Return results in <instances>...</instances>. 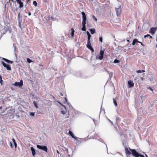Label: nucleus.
Returning <instances> with one entry per match:
<instances>
[{"label": "nucleus", "mask_w": 157, "mask_h": 157, "mask_svg": "<svg viewBox=\"0 0 157 157\" xmlns=\"http://www.w3.org/2000/svg\"><path fill=\"white\" fill-rule=\"evenodd\" d=\"M71 36L72 37H73L74 36V32L75 30L73 28H72L71 29Z\"/></svg>", "instance_id": "nucleus-18"}, {"label": "nucleus", "mask_w": 157, "mask_h": 157, "mask_svg": "<svg viewBox=\"0 0 157 157\" xmlns=\"http://www.w3.org/2000/svg\"><path fill=\"white\" fill-rule=\"evenodd\" d=\"M14 85L16 86H21L23 85V82L22 80H21L20 82H16Z\"/></svg>", "instance_id": "nucleus-6"}, {"label": "nucleus", "mask_w": 157, "mask_h": 157, "mask_svg": "<svg viewBox=\"0 0 157 157\" xmlns=\"http://www.w3.org/2000/svg\"><path fill=\"white\" fill-rule=\"evenodd\" d=\"M119 62V61L118 60H117V59H115L114 61V62L115 63H118Z\"/></svg>", "instance_id": "nucleus-28"}, {"label": "nucleus", "mask_w": 157, "mask_h": 157, "mask_svg": "<svg viewBox=\"0 0 157 157\" xmlns=\"http://www.w3.org/2000/svg\"><path fill=\"white\" fill-rule=\"evenodd\" d=\"M113 103H114L115 105L116 106H117V102L116 100L114 98H113Z\"/></svg>", "instance_id": "nucleus-21"}, {"label": "nucleus", "mask_w": 157, "mask_h": 157, "mask_svg": "<svg viewBox=\"0 0 157 157\" xmlns=\"http://www.w3.org/2000/svg\"><path fill=\"white\" fill-rule=\"evenodd\" d=\"M93 19L95 21H97V18L95 17V16L94 15H92V16Z\"/></svg>", "instance_id": "nucleus-26"}, {"label": "nucleus", "mask_w": 157, "mask_h": 157, "mask_svg": "<svg viewBox=\"0 0 157 157\" xmlns=\"http://www.w3.org/2000/svg\"><path fill=\"white\" fill-rule=\"evenodd\" d=\"M138 43H140L144 47L145 46L141 42L139 41Z\"/></svg>", "instance_id": "nucleus-33"}, {"label": "nucleus", "mask_w": 157, "mask_h": 157, "mask_svg": "<svg viewBox=\"0 0 157 157\" xmlns=\"http://www.w3.org/2000/svg\"><path fill=\"white\" fill-rule=\"evenodd\" d=\"M9 116H11V115H9Z\"/></svg>", "instance_id": "nucleus-52"}, {"label": "nucleus", "mask_w": 157, "mask_h": 157, "mask_svg": "<svg viewBox=\"0 0 157 157\" xmlns=\"http://www.w3.org/2000/svg\"><path fill=\"white\" fill-rule=\"evenodd\" d=\"M149 36L150 37V38L152 39V37L150 35V36Z\"/></svg>", "instance_id": "nucleus-45"}, {"label": "nucleus", "mask_w": 157, "mask_h": 157, "mask_svg": "<svg viewBox=\"0 0 157 157\" xmlns=\"http://www.w3.org/2000/svg\"><path fill=\"white\" fill-rule=\"evenodd\" d=\"M17 3L19 4V8H22L23 6V4L22 2L21 1V0H16Z\"/></svg>", "instance_id": "nucleus-9"}, {"label": "nucleus", "mask_w": 157, "mask_h": 157, "mask_svg": "<svg viewBox=\"0 0 157 157\" xmlns=\"http://www.w3.org/2000/svg\"><path fill=\"white\" fill-rule=\"evenodd\" d=\"M12 112H13V113H14V112H15V111L14 110H10L8 112V113H11Z\"/></svg>", "instance_id": "nucleus-22"}, {"label": "nucleus", "mask_w": 157, "mask_h": 157, "mask_svg": "<svg viewBox=\"0 0 157 157\" xmlns=\"http://www.w3.org/2000/svg\"><path fill=\"white\" fill-rule=\"evenodd\" d=\"M10 147L11 148H13V145H12V143L11 142H10Z\"/></svg>", "instance_id": "nucleus-35"}, {"label": "nucleus", "mask_w": 157, "mask_h": 157, "mask_svg": "<svg viewBox=\"0 0 157 157\" xmlns=\"http://www.w3.org/2000/svg\"><path fill=\"white\" fill-rule=\"evenodd\" d=\"M89 49H90V50H91L92 51V52H94V49L92 47H90V48H89Z\"/></svg>", "instance_id": "nucleus-31"}, {"label": "nucleus", "mask_w": 157, "mask_h": 157, "mask_svg": "<svg viewBox=\"0 0 157 157\" xmlns=\"http://www.w3.org/2000/svg\"><path fill=\"white\" fill-rule=\"evenodd\" d=\"M137 42H139V41H138V39H135L133 40L132 45H134Z\"/></svg>", "instance_id": "nucleus-15"}, {"label": "nucleus", "mask_w": 157, "mask_h": 157, "mask_svg": "<svg viewBox=\"0 0 157 157\" xmlns=\"http://www.w3.org/2000/svg\"><path fill=\"white\" fill-rule=\"evenodd\" d=\"M30 0H26L25 1V2L26 3H27Z\"/></svg>", "instance_id": "nucleus-41"}, {"label": "nucleus", "mask_w": 157, "mask_h": 157, "mask_svg": "<svg viewBox=\"0 0 157 157\" xmlns=\"http://www.w3.org/2000/svg\"><path fill=\"white\" fill-rule=\"evenodd\" d=\"M99 40L100 42H102V36H101L99 38Z\"/></svg>", "instance_id": "nucleus-29"}, {"label": "nucleus", "mask_w": 157, "mask_h": 157, "mask_svg": "<svg viewBox=\"0 0 157 157\" xmlns=\"http://www.w3.org/2000/svg\"><path fill=\"white\" fill-rule=\"evenodd\" d=\"M27 62L29 63H30L32 62V60L29 58H27Z\"/></svg>", "instance_id": "nucleus-25"}, {"label": "nucleus", "mask_w": 157, "mask_h": 157, "mask_svg": "<svg viewBox=\"0 0 157 157\" xmlns=\"http://www.w3.org/2000/svg\"><path fill=\"white\" fill-rule=\"evenodd\" d=\"M150 36V35L147 34V35H145L144 36V37L145 38H146L147 37Z\"/></svg>", "instance_id": "nucleus-38"}, {"label": "nucleus", "mask_w": 157, "mask_h": 157, "mask_svg": "<svg viewBox=\"0 0 157 157\" xmlns=\"http://www.w3.org/2000/svg\"><path fill=\"white\" fill-rule=\"evenodd\" d=\"M3 80H2V79H1L0 80V83L1 85L2 84V82H3Z\"/></svg>", "instance_id": "nucleus-34"}, {"label": "nucleus", "mask_w": 157, "mask_h": 157, "mask_svg": "<svg viewBox=\"0 0 157 157\" xmlns=\"http://www.w3.org/2000/svg\"><path fill=\"white\" fill-rule=\"evenodd\" d=\"M2 59L8 63H13V61H10L5 58H2Z\"/></svg>", "instance_id": "nucleus-13"}, {"label": "nucleus", "mask_w": 157, "mask_h": 157, "mask_svg": "<svg viewBox=\"0 0 157 157\" xmlns=\"http://www.w3.org/2000/svg\"><path fill=\"white\" fill-rule=\"evenodd\" d=\"M31 13L30 12L28 13V15L29 16L31 15Z\"/></svg>", "instance_id": "nucleus-42"}, {"label": "nucleus", "mask_w": 157, "mask_h": 157, "mask_svg": "<svg viewBox=\"0 0 157 157\" xmlns=\"http://www.w3.org/2000/svg\"><path fill=\"white\" fill-rule=\"evenodd\" d=\"M145 155L146 157H147V156L146 154Z\"/></svg>", "instance_id": "nucleus-50"}, {"label": "nucleus", "mask_w": 157, "mask_h": 157, "mask_svg": "<svg viewBox=\"0 0 157 157\" xmlns=\"http://www.w3.org/2000/svg\"><path fill=\"white\" fill-rule=\"evenodd\" d=\"M68 133L69 134V135L71 136L73 138L76 140H77V138L76 136H74V134L72 133V132H71V131H69Z\"/></svg>", "instance_id": "nucleus-11"}, {"label": "nucleus", "mask_w": 157, "mask_h": 157, "mask_svg": "<svg viewBox=\"0 0 157 157\" xmlns=\"http://www.w3.org/2000/svg\"><path fill=\"white\" fill-rule=\"evenodd\" d=\"M10 1H11L12 2H13V0H9V1L7 2V3H8L9 2H10Z\"/></svg>", "instance_id": "nucleus-40"}, {"label": "nucleus", "mask_w": 157, "mask_h": 157, "mask_svg": "<svg viewBox=\"0 0 157 157\" xmlns=\"http://www.w3.org/2000/svg\"><path fill=\"white\" fill-rule=\"evenodd\" d=\"M115 10L117 16H120L121 14L122 11L121 6H120L118 8H116Z\"/></svg>", "instance_id": "nucleus-4"}, {"label": "nucleus", "mask_w": 157, "mask_h": 157, "mask_svg": "<svg viewBox=\"0 0 157 157\" xmlns=\"http://www.w3.org/2000/svg\"><path fill=\"white\" fill-rule=\"evenodd\" d=\"M86 33H87V35L89 34H90V33H89L88 31H87L86 32Z\"/></svg>", "instance_id": "nucleus-44"}, {"label": "nucleus", "mask_w": 157, "mask_h": 157, "mask_svg": "<svg viewBox=\"0 0 157 157\" xmlns=\"http://www.w3.org/2000/svg\"><path fill=\"white\" fill-rule=\"evenodd\" d=\"M33 104L34 105L35 107H36V108H38V107L37 106V104L35 101L33 102Z\"/></svg>", "instance_id": "nucleus-23"}, {"label": "nucleus", "mask_w": 157, "mask_h": 157, "mask_svg": "<svg viewBox=\"0 0 157 157\" xmlns=\"http://www.w3.org/2000/svg\"><path fill=\"white\" fill-rule=\"evenodd\" d=\"M37 147L39 149L42 150L46 152H48V147L46 146H41L39 145H37Z\"/></svg>", "instance_id": "nucleus-3"}, {"label": "nucleus", "mask_w": 157, "mask_h": 157, "mask_svg": "<svg viewBox=\"0 0 157 157\" xmlns=\"http://www.w3.org/2000/svg\"><path fill=\"white\" fill-rule=\"evenodd\" d=\"M56 152H57V153L58 154H59L60 153L59 152V151L58 150H57L56 151Z\"/></svg>", "instance_id": "nucleus-43"}, {"label": "nucleus", "mask_w": 157, "mask_h": 157, "mask_svg": "<svg viewBox=\"0 0 157 157\" xmlns=\"http://www.w3.org/2000/svg\"><path fill=\"white\" fill-rule=\"evenodd\" d=\"M12 140L13 141V143H14L16 142V141H15V140L14 138H13L12 139Z\"/></svg>", "instance_id": "nucleus-39"}, {"label": "nucleus", "mask_w": 157, "mask_h": 157, "mask_svg": "<svg viewBox=\"0 0 157 157\" xmlns=\"http://www.w3.org/2000/svg\"><path fill=\"white\" fill-rule=\"evenodd\" d=\"M125 151L127 156L130 155L132 153V155L135 157H144V155L139 154L134 149H132L129 147L128 149L127 147H125Z\"/></svg>", "instance_id": "nucleus-1"}, {"label": "nucleus", "mask_w": 157, "mask_h": 157, "mask_svg": "<svg viewBox=\"0 0 157 157\" xmlns=\"http://www.w3.org/2000/svg\"><path fill=\"white\" fill-rule=\"evenodd\" d=\"M147 89L150 90L151 91H152L154 93L153 90L152 89L151 87H148L147 88Z\"/></svg>", "instance_id": "nucleus-32"}, {"label": "nucleus", "mask_w": 157, "mask_h": 157, "mask_svg": "<svg viewBox=\"0 0 157 157\" xmlns=\"http://www.w3.org/2000/svg\"><path fill=\"white\" fill-rule=\"evenodd\" d=\"M86 22H82V30L83 31H86Z\"/></svg>", "instance_id": "nucleus-12"}, {"label": "nucleus", "mask_w": 157, "mask_h": 157, "mask_svg": "<svg viewBox=\"0 0 157 157\" xmlns=\"http://www.w3.org/2000/svg\"><path fill=\"white\" fill-rule=\"evenodd\" d=\"M20 12H18V16H17V18L19 21V26L20 28H21V23L20 22H19V20L20 18Z\"/></svg>", "instance_id": "nucleus-17"}, {"label": "nucleus", "mask_w": 157, "mask_h": 157, "mask_svg": "<svg viewBox=\"0 0 157 157\" xmlns=\"http://www.w3.org/2000/svg\"><path fill=\"white\" fill-rule=\"evenodd\" d=\"M127 42H130V41L129 40H127Z\"/></svg>", "instance_id": "nucleus-47"}, {"label": "nucleus", "mask_w": 157, "mask_h": 157, "mask_svg": "<svg viewBox=\"0 0 157 157\" xmlns=\"http://www.w3.org/2000/svg\"><path fill=\"white\" fill-rule=\"evenodd\" d=\"M141 79L143 80V78H141Z\"/></svg>", "instance_id": "nucleus-49"}, {"label": "nucleus", "mask_w": 157, "mask_h": 157, "mask_svg": "<svg viewBox=\"0 0 157 157\" xmlns=\"http://www.w3.org/2000/svg\"><path fill=\"white\" fill-rule=\"evenodd\" d=\"M156 31V29L155 28H151L149 33L152 35L154 34Z\"/></svg>", "instance_id": "nucleus-10"}, {"label": "nucleus", "mask_w": 157, "mask_h": 157, "mask_svg": "<svg viewBox=\"0 0 157 157\" xmlns=\"http://www.w3.org/2000/svg\"><path fill=\"white\" fill-rule=\"evenodd\" d=\"M2 109V106H0V109Z\"/></svg>", "instance_id": "nucleus-48"}, {"label": "nucleus", "mask_w": 157, "mask_h": 157, "mask_svg": "<svg viewBox=\"0 0 157 157\" xmlns=\"http://www.w3.org/2000/svg\"><path fill=\"white\" fill-rule=\"evenodd\" d=\"M105 50V49H101L100 51L99 54L98 55L96 58L100 60H102L104 58V54Z\"/></svg>", "instance_id": "nucleus-2"}, {"label": "nucleus", "mask_w": 157, "mask_h": 157, "mask_svg": "<svg viewBox=\"0 0 157 157\" xmlns=\"http://www.w3.org/2000/svg\"><path fill=\"white\" fill-rule=\"evenodd\" d=\"M61 113L63 114H64L65 113V112L64 111H61Z\"/></svg>", "instance_id": "nucleus-37"}, {"label": "nucleus", "mask_w": 157, "mask_h": 157, "mask_svg": "<svg viewBox=\"0 0 157 157\" xmlns=\"http://www.w3.org/2000/svg\"><path fill=\"white\" fill-rule=\"evenodd\" d=\"M156 47L157 48V45H156Z\"/></svg>", "instance_id": "nucleus-51"}, {"label": "nucleus", "mask_w": 157, "mask_h": 157, "mask_svg": "<svg viewBox=\"0 0 157 157\" xmlns=\"http://www.w3.org/2000/svg\"><path fill=\"white\" fill-rule=\"evenodd\" d=\"M128 86L129 88L132 87L134 86V83L131 80H129L128 82Z\"/></svg>", "instance_id": "nucleus-8"}, {"label": "nucleus", "mask_w": 157, "mask_h": 157, "mask_svg": "<svg viewBox=\"0 0 157 157\" xmlns=\"http://www.w3.org/2000/svg\"><path fill=\"white\" fill-rule=\"evenodd\" d=\"M145 71L144 70H139L136 71V72L137 73H141L142 72H144Z\"/></svg>", "instance_id": "nucleus-20"}, {"label": "nucleus", "mask_w": 157, "mask_h": 157, "mask_svg": "<svg viewBox=\"0 0 157 157\" xmlns=\"http://www.w3.org/2000/svg\"><path fill=\"white\" fill-rule=\"evenodd\" d=\"M87 36H88V40H87V41H90V37L91 36V35L90 34L88 35Z\"/></svg>", "instance_id": "nucleus-27"}, {"label": "nucleus", "mask_w": 157, "mask_h": 157, "mask_svg": "<svg viewBox=\"0 0 157 157\" xmlns=\"http://www.w3.org/2000/svg\"><path fill=\"white\" fill-rule=\"evenodd\" d=\"M2 79V76L0 75V80Z\"/></svg>", "instance_id": "nucleus-46"}, {"label": "nucleus", "mask_w": 157, "mask_h": 157, "mask_svg": "<svg viewBox=\"0 0 157 157\" xmlns=\"http://www.w3.org/2000/svg\"><path fill=\"white\" fill-rule=\"evenodd\" d=\"M30 114L32 116H34L35 115V113L34 112H30Z\"/></svg>", "instance_id": "nucleus-30"}, {"label": "nucleus", "mask_w": 157, "mask_h": 157, "mask_svg": "<svg viewBox=\"0 0 157 157\" xmlns=\"http://www.w3.org/2000/svg\"><path fill=\"white\" fill-rule=\"evenodd\" d=\"M14 146L16 148L17 147V144L16 143V142L14 143Z\"/></svg>", "instance_id": "nucleus-36"}, {"label": "nucleus", "mask_w": 157, "mask_h": 157, "mask_svg": "<svg viewBox=\"0 0 157 157\" xmlns=\"http://www.w3.org/2000/svg\"><path fill=\"white\" fill-rule=\"evenodd\" d=\"M1 63L3 65V66L6 68V69L9 71L11 70V68L10 65L8 64H6L4 61H2L1 62Z\"/></svg>", "instance_id": "nucleus-5"}, {"label": "nucleus", "mask_w": 157, "mask_h": 157, "mask_svg": "<svg viewBox=\"0 0 157 157\" xmlns=\"http://www.w3.org/2000/svg\"><path fill=\"white\" fill-rule=\"evenodd\" d=\"M86 47L89 49L90 48V47H92V46H91V44H90V41H87V44L86 45Z\"/></svg>", "instance_id": "nucleus-16"}, {"label": "nucleus", "mask_w": 157, "mask_h": 157, "mask_svg": "<svg viewBox=\"0 0 157 157\" xmlns=\"http://www.w3.org/2000/svg\"><path fill=\"white\" fill-rule=\"evenodd\" d=\"M30 149L32 151V155L33 156H34L36 154L35 149L33 147H31Z\"/></svg>", "instance_id": "nucleus-14"}, {"label": "nucleus", "mask_w": 157, "mask_h": 157, "mask_svg": "<svg viewBox=\"0 0 157 157\" xmlns=\"http://www.w3.org/2000/svg\"><path fill=\"white\" fill-rule=\"evenodd\" d=\"M33 3L35 6H36L37 5V3L35 1H34L33 2Z\"/></svg>", "instance_id": "nucleus-24"}, {"label": "nucleus", "mask_w": 157, "mask_h": 157, "mask_svg": "<svg viewBox=\"0 0 157 157\" xmlns=\"http://www.w3.org/2000/svg\"><path fill=\"white\" fill-rule=\"evenodd\" d=\"M90 30L92 34H93L95 33V30L94 29H90Z\"/></svg>", "instance_id": "nucleus-19"}, {"label": "nucleus", "mask_w": 157, "mask_h": 157, "mask_svg": "<svg viewBox=\"0 0 157 157\" xmlns=\"http://www.w3.org/2000/svg\"><path fill=\"white\" fill-rule=\"evenodd\" d=\"M81 13L82 16L83 21H82V22H86V17L85 13L84 12H82Z\"/></svg>", "instance_id": "nucleus-7"}]
</instances>
